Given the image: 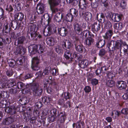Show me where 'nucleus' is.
Returning a JSON list of instances; mask_svg holds the SVG:
<instances>
[{
    "mask_svg": "<svg viewBox=\"0 0 128 128\" xmlns=\"http://www.w3.org/2000/svg\"><path fill=\"white\" fill-rule=\"evenodd\" d=\"M107 46L110 51L114 52L116 50L120 49L121 53V50H123L124 54L128 51V45L126 42H123L122 40H117L115 42L112 40L107 44Z\"/></svg>",
    "mask_w": 128,
    "mask_h": 128,
    "instance_id": "obj_1",
    "label": "nucleus"
},
{
    "mask_svg": "<svg viewBox=\"0 0 128 128\" xmlns=\"http://www.w3.org/2000/svg\"><path fill=\"white\" fill-rule=\"evenodd\" d=\"M36 25L34 24H30L28 27V30L27 31V36H28L29 39H30V35L31 39L35 40H36L38 38H42V36L40 34L35 31Z\"/></svg>",
    "mask_w": 128,
    "mask_h": 128,
    "instance_id": "obj_2",
    "label": "nucleus"
},
{
    "mask_svg": "<svg viewBox=\"0 0 128 128\" xmlns=\"http://www.w3.org/2000/svg\"><path fill=\"white\" fill-rule=\"evenodd\" d=\"M40 16L42 17V20H44L45 21L47 22V24L48 26V29L51 34L56 32V27L54 24L52 23V18L49 16L48 14L47 13L45 14L43 16L41 15Z\"/></svg>",
    "mask_w": 128,
    "mask_h": 128,
    "instance_id": "obj_3",
    "label": "nucleus"
},
{
    "mask_svg": "<svg viewBox=\"0 0 128 128\" xmlns=\"http://www.w3.org/2000/svg\"><path fill=\"white\" fill-rule=\"evenodd\" d=\"M44 46L43 45H31L28 47V51L31 55H33L38 52V53L41 54L44 51Z\"/></svg>",
    "mask_w": 128,
    "mask_h": 128,
    "instance_id": "obj_4",
    "label": "nucleus"
},
{
    "mask_svg": "<svg viewBox=\"0 0 128 128\" xmlns=\"http://www.w3.org/2000/svg\"><path fill=\"white\" fill-rule=\"evenodd\" d=\"M31 88L33 92V95L36 96H39L42 94V90L38 84L37 83H33L31 86Z\"/></svg>",
    "mask_w": 128,
    "mask_h": 128,
    "instance_id": "obj_5",
    "label": "nucleus"
},
{
    "mask_svg": "<svg viewBox=\"0 0 128 128\" xmlns=\"http://www.w3.org/2000/svg\"><path fill=\"white\" fill-rule=\"evenodd\" d=\"M108 16L110 18L112 21L118 22L121 19L122 15L118 14L108 13Z\"/></svg>",
    "mask_w": 128,
    "mask_h": 128,
    "instance_id": "obj_6",
    "label": "nucleus"
},
{
    "mask_svg": "<svg viewBox=\"0 0 128 128\" xmlns=\"http://www.w3.org/2000/svg\"><path fill=\"white\" fill-rule=\"evenodd\" d=\"M40 58H39L38 57H34L32 61L31 68L34 70H38L39 68L38 66Z\"/></svg>",
    "mask_w": 128,
    "mask_h": 128,
    "instance_id": "obj_7",
    "label": "nucleus"
},
{
    "mask_svg": "<svg viewBox=\"0 0 128 128\" xmlns=\"http://www.w3.org/2000/svg\"><path fill=\"white\" fill-rule=\"evenodd\" d=\"M16 108L13 105L6 107L5 109V112L10 114H13L16 113Z\"/></svg>",
    "mask_w": 128,
    "mask_h": 128,
    "instance_id": "obj_8",
    "label": "nucleus"
},
{
    "mask_svg": "<svg viewBox=\"0 0 128 128\" xmlns=\"http://www.w3.org/2000/svg\"><path fill=\"white\" fill-rule=\"evenodd\" d=\"M84 3L82 4H80L79 5V10L80 14V16H82L83 14L82 10H84L87 9L88 8V0H83Z\"/></svg>",
    "mask_w": 128,
    "mask_h": 128,
    "instance_id": "obj_9",
    "label": "nucleus"
},
{
    "mask_svg": "<svg viewBox=\"0 0 128 128\" xmlns=\"http://www.w3.org/2000/svg\"><path fill=\"white\" fill-rule=\"evenodd\" d=\"M113 34L112 30H109L106 32L105 34L103 36V37L105 40L107 42H108V43L109 42L108 41L110 40Z\"/></svg>",
    "mask_w": 128,
    "mask_h": 128,
    "instance_id": "obj_10",
    "label": "nucleus"
},
{
    "mask_svg": "<svg viewBox=\"0 0 128 128\" xmlns=\"http://www.w3.org/2000/svg\"><path fill=\"white\" fill-rule=\"evenodd\" d=\"M113 34L112 30H109L106 32L105 34L103 36V37L105 40L107 42H108V43L109 42L108 41L110 40Z\"/></svg>",
    "mask_w": 128,
    "mask_h": 128,
    "instance_id": "obj_11",
    "label": "nucleus"
},
{
    "mask_svg": "<svg viewBox=\"0 0 128 128\" xmlns=\"http://www.w3.org/2000/svg\"><path fill=\"white\" fill-rule=\"evenodd\" d=\"M7 77L5 75H2L0 76V88H3L5 87L7 88V85L6 83L7 82Z\"/></svg>",
    "mask_w": 128,
    "mask_h": 128,
    "instance_id": "obj_12",
    "label": "nucleus"
},
{
    "mask_svg": "<svg viewBox=\"0 0 128 128\" xmlns=\"http://www.w3.org/2000/svg\"><path fill=\"white\" fill-rule=\"evenodd\" d=\"M116 85L119 89L123 90L125 89L127 86L126 82L122 81H118Z\"/></svg>",
    "mask_w": 128,
    "mask_h": 128,
    "instance_id": "obj_13",
    "label": "nucleus"
},
{
    "mask_svg": "<svg viewBox=\"0 0 128 128\" xmlns=\"http://www.w3.org/2000/svg\"><path fill=\"white\" fill-rule=\"evenodd\" d=\"M74 29L75 32L78 34L82 33V29L81 26L77 23H75L73 24Z\"/></svg>",
    "mask_w": 128,
    "mask_h": 128,
    "instance_id": "obj_14",
    "label": "nucleus"
},
{
    "mask_svg": "<svg viewBox=\"0 0 128 128\" xmlns=\"http://www.w3.org/2000/svg\"><path fill=\"white\" fill-rule=\"evenodd\" d=\"M57 117L58 120H60L61 122H64L66 118V114L64 112H61L60 113L58 112Z\"/></svg>",
    "mask_w": 128,
    "mask_h": 128,
    "instance_id": "obj_15",
    "label": "nucleus"
},
{
    "mask_svg": "<svg viewBox=\"0 0 128 128\" xmlns=\"http://www.w3.org/2000/svg\"><path fill=\"white\" fill-rule=\"evenodd\" d=\"M37 8L38 14H41L44 12L45 5L42 3L38 4L37 5Z\"/></svg>",
    "mask_w": 128,
    "mask_h": 128,
    "instance_id": "obj_16",
    "label": "nucleus"
},
{
    "mask_svg": "<svg viewBox=\"0 0 128 128\" xmlns=\"http://www.w3.org/2000/svg\"><path fill=\"white\" fill-rule=\"evenodd\" d=\"M14 121V118L12 117L6 118L3 120V123L6 125H9L13 123Z\"/></svg>",
    "mask_w": 128,
    "mask_h": 128,
    "instance_id": "obj_17",
    "label": "nucleus"
},
{
    "mask_svg": "<svg viewBox=\"0 0 128 128\" xmlns=\"http://www.w3.org/2000/svg\"><path fill=\"white\" fill-rule=\"evenodd\" d=\"M27 59V57L26 56H23L17 59L16 65H21Z\"/></svg>",
    "mask_w": 128,
    "mask_h": 128,
    "instance_id": "obj_18",
    "label": "nucleus"
},
{
    "mask_svg": "<svg viewBox=\"0 0 128 128\" xmlns=\"http://www.w3.org/2000/svg\"><path fill=\"white\" fill-rule=\"evenodd\" d=\"M62 46L64 49L66 50L67 48L69 49L71 47V42L69 40H66L62 42Z\"/></svg>",
    "mask_w": 128,
    "mask_h": 128,
    "instance_id": "obj_19",
    "label": "nucleus"
},
{
    "mask_svg": "<svg viewBox=\"0 0 128 128\" xmlns=\"http://www.w3.org/2000/svg\"><path fill=\"white\" fill-rule=\"evenodd\" d=\"M26 49L25 48H24L22 46L18 47L16 48V50L15 52L16 55H18V54H24L25 52Z\"/></svg>",
    "mask_w": 128,
    "mask_h": 128,
    "instance_id": "obj_20",
    "label": "nucleus"
},
{
    "mask_svg": "<svg viewBox=\"0 0 128 128\" xmlns=\"http://www.w3.org/2000/svg\"><path fill=\"white\" fill-rule=\"evenodd\" d=\"M58 32L62 36H66L68 33L67 30L64 27H62L59 28Z\"/></svg>",
    "mask_w": 128,
    "mask_h": 128,
    "instance_id": "obj_21",
    "label": "nucleus"
},
{
    "mask_svg": "<svg viewBox=\"0 0 128 128\" xmlns=\"http://www.w3.org/2000/svg\"><path fill=\"white\" fill-rule=\"evenodd\" d=\"M90 27H91L93 31H97L100 29V24L99 23L94 22V24H91Z\"/></svg>",
    "mask_w": 128,
    "mask_h": 128,
    "instance_id": "obj_22",
    "label": "nucleus"
},
{
    "mask_svg": "<svg viewBox=\"0 0 128 128\" xmlns=\"http://www.w3.org/2000/svg\"><path fill=\"white\" fill-rule=\"evenodd\" d=\"M48 3L50 6H57L60 3V0H48Z\"/></svg>",
    "mask_w": 128,
    "mask_h": 128,
    "instance_id": "obj_23",
    "label": "nucleus"
},
{
    "mask_svg": "<svg viewBox=\"0 0 128 128\" xmlns=\"http://www.w3.org/2000/svg\"><path fill=\"white\" fill-rule=\"evenodd\" d=\"M24 15L21 12L16 13L14 15L15 18L18 20L21 21L24 18Z\"/></svg>",
    "mask_w": 128,
    "mask_h": 128,
    "instance_id": "obj_24",
    "label": "nucleus"
},
{
    "mask_svg": "<svg viewBox=\"0 0 128 128\" xmlns=\"http://www.w3.org/2000/svg\"><path fill=\"white\" fill-rule=\"evenodd\" d=\"M76 49L77 51L80 52H83L84 53L86 52V50L81 45H78L77 46H76Z\"/></svg>",
    "mask_w": 128,
    "mask_h": 128,
    "instance_id": "obj_25",
    "label": "nucleus"
},
{
    "mask_svg": "<svg viewBox=\"0 0 128 128\" xmlns=\"http://www.w3.org/2000/svg\"><path fill=\"white\" fill-rule=\"evenodd\" d=\"M8 23L6 22L4 24L3 27V32L6 33H8L10 31V28L8 26Z\"/></svg>",
    "mask_w": 128,
    "mask_h": 128,
    "instance_id": "obj_26",
    "label": "nucleus"
},
{
    "mask_svg": "<svg viewBox=\"0 0 128 128\" xmlns=\"http://www.w3.org/2000/svg\"><path fill=\"white\" fill-rule=\"evenodd\" d=\"M10 26L14 30H16V28H19L20 27V26L18 24V23L17 21H12L10 23Z\"/></svg>",
    "mask_w": 128,
    "mask_h": 128,
    "instance_id": "obj_27",
    "label": "nucleus"
},
{
    "mask_svg": "<svg viewBox=\"0 0 128 128\" xmlns=\"http://www.w3.org/2000/svg\"><path fill=\"white\" fill-rule=\"evenodd\" d=\"M47 44L50 46H52L54 44V40L52 38H50L46 40Z\"/></svg>",
    "mask_w": 128,
    "mask_h": 128,
    "instance_id": "obj_28",
    "label": "nucleus"
},
{
    "mask_svg": "<svg viewBox=\"0 0 128 128\" xmlns=\"http://www.w3.org/2000/svg\"><path fill=\"white\" fill-rule=\"evenodd\" d=\"M114 28L118 30H121L122 28V24L121 22L116 23L114 25Z\"/></svg>",
    "mask_w": 128,
    "mask_h": 128,
    "instance_id": "obj_29",
    "label": "nucleus"
},
{
    "mask_svg": "<svg viewBox=\"0 0 128 128\" xmlns=\"http://www.w3.org/2000/svg\"><path fill=\"white\" fill-rule=\"evenodd\" d=\"M106 42L104 40H100L96 43V46L98 48H101L104 46Z\"/></svg>",
    "mask_w": 128,
    "mask_h": 128,
    "instance_id": "obj_30",
    "label": "nucleus"
},
{
    "mask_svg": "<svg viewBox=\"0 0 128 128\" xmlns=\"http://www.w3.org/2000/svg\"><path fill=\"white\" fill-rule=\"evenodd\" d=\"M69 13L72 15L73 16L76 17L78 15V12L77 10L74 8H72L70 9Z\"/></svg>",
    "mask_w": 128,
    "mask_h": 128,
    "instance_id": "obj_31",
    "label": "nucleus"
},
{
    "mask_svg": "<svg viewBox=\"0 0 128 128\" xmlns=\"http://www.w3.org/2000/svg\"><path fill=\"white\" fill-rule=\"evenodd\" d=\"M106 74V80H112L114 76V75L111 72H108Z\"/></svg>",
    "mask_w": 128,
    "mask_h": 128,
    "instance_id": "obj_32",
    "label": "nucleus"
},
{
    "mask_svg": "<svg viewBox=\"0 0 128 128\" xmlns=\"http://www.w3.org/2000/svg\"><path fill=\"white\" fill-rule=\"evenodd\" d=\"M62 14L60 13H58L56 14L54 17V20L57 22L60 21L62 18Z\"/></svg>",
    "mask_w": 128,
    "mask_h": 128,
    "instance_id": "obj_33",
    "label": "nucleus"
},
{
    "mask_svg": "<svg viewBox=\"0 0 128 128\" xmlns=\"http://www.w3.org/2000/svg\"><path fill=\"white\" fill-rule=\"evenodd\" d=\"M106 84L107 86L110 87H112L115 85L114 81L112 80H108Z\"/></svg>",
    "mask_w": 128,
    "mask_h": 128,
    "instance_id": "obj_34",
    "label": "nucleus"
},
{
    "mask_svg": "<svg viewBox=\"0 0 128 128\" xmlns=\"http://www.w3.org/2000/svg\"><path fill=\"white\" fill-rule=\"evenodd\" d=\"M9 66L12 67H14L15 65H16V62L14 60L12 59H8V60Z\"/></svg>",
    "mask_w": 128,
    "mask_h": 128,
    "instance_id": "obj_35",
    "label": "nucleus"
},
{
    "mask_svg": "<svg viewBox=\"0 0 128 128\" xmlns=\"http://www.w3.org/2000/svg\"><path fill=\"white\" fill-rule=\"evenodd\" d=\"M15 81L13 79H10L8 80L7 82L8 87H11L13 86L15 84Z\"/></svg>",
    "mask_w": 128,
    "mask_h": 128,
    "instance_id": "obj_36",
    "label": "nucleus"
},
{
    "mask_svg": "<svg viewBox=\"0 0 128 128\" xmlns=\"http://www.w3.org/2000/svg\"><path fill=\"white\" fill-rule=\"evenodd\" d=\"M49 30L48 29V27L47 28V27H46L44 28L43 30V33L45 36H49L51 34Z\"/></svg>",
    "mask_w": 128,
    "mask_h": 128,
    "instance_id": "obj_37",
    "label": "nucleus"
},
{
    "mask_svg": "<svg viewBox=\"0 0 128 128\" xmlns=\"http://www.w3.org/2000/svg\"><path fill=\"white\" fill-rule=\"evenodd\" d=\"M97 18L98 20L100 22L103 23L105 21V19L104 14L101 13L100 17H98Z\"/></svg>",
    "mask_w": 128,
    "mask_h": 128,
    "instance_id": "obj_38",
    "label": "nucleus"
},
{
    "mask_svg": "<svg viewBox=\"0 0 128 128\" xmlns=\"http://www.w3.org/2000/svg\"><path fill=\"white\" fill-rule=\"evenodd\" d=\"M25 84L22 82H18L16 84V86L18 89H22L25 87Z\"/></svg>",
    "mask_w": 128,
    "mask_h": 128,
    "instance_id": "obj_39",
    "label": "nucleus"
},
{
    "mask_svg": "<svg viewBox=\"0 0 128 128\" xmlns=\"http://www.w3.org/2000/svg\"><path fill=\"white\" fill-rule=\"evenodd\" d=\"M91 36L90 35L88 32V46H92L94 45V40L92 38L90 37Z\"/></svg>",
    "mask_w": 128,
    "mask_h": 128,
    "instance_id": "obj_40",
    "label": "nucleus"
},
{
    "mask_svg": "<svg viewBox=\"0 0 128 128\" xmlns=\"http://www.w3.org/2000/svg\"><path fill=\"white\" fill-rule=\"evenodd\" d=\"M31 117V115L30 113H24L23 114V118L26 121L28 120Z\"/></svg>",
    "mask_w": 128,
    "mask_h": 128,
    "instance_id": "obj_41",
    "label": "nucleus"
},
{
    "mask_svg": "<svg viewBox=\"0 0 128 128\" xmlns=\"http://www.w3.org/2000/svg\"><path fill=\"white\" fill-rule=\"evenodd\" d=\"M104 26L107 29H110L112 27L111 23L109 20H107L105 23Z\"/></svg>",
    "mask_w": 128,
    "mask_h": 128,
    "instance_id": "obj_42",
    "label": "nucleus"
},
{
    "mask_svg": "<svg viewBox=\"0 0 128 128\" xmlns=\"http://www.w3.org/2000/svg\"><path fill=\"white\" fill-rule=\"evenodd\" d=\"M66 20L68 22H70L72 21L73 16L72 15L69 13L66 14Z\"/></svg>",
    "mask_w": 128,
    "mask_h": 128,
    "instance_id": "obj_43",
    "label": "nucleus"
},
{
    "mask_svg": "<svg viewBox=\"0 0 128 128\" xmlns=\"http://www.w3.org/2000/svg\"><path fill=\"white\" fill-rule=\"evenodd\" d=\"M84 123L82 121L78 122L76 124V128H84Z\"/></svg>",
    "mask_w": 128,
    "mask_h": 128,
    "instance_id": "obj_44",
    "label": "nucleus"
},
{
    "mask_svg": "<svg viewBox=\"0 0 128 128\" xmlns=\"http://www.w3.org/2000/svg\"><path fill=\"white\" fill-rule=\"evenodd\" d=\"M25 39V38L23 36L19 37L17 40L18 44H22Z\"/></svg>",
    "mask_w": 128,
    "mask_h": 128,
    "instance_id": "obj_45",
    "label": "nucleus"
},
{
    "mask_svg": "<svg viewBox=\"0 0 128 128\" xmlns=\"http://www.w3.org/2000/svg\"><path fill=\"white\" fill-rule=\"evenodd\" d=\"M13 74V72L12 69H10L7 70L6 72V74L8 77L12 76Z\"/></svg>",
    "mask_w": 128,
    "mask_h": 128,
    "instance_id": "obj_46",
    "label": "nucleus"
},
{
    "mask_svg": "<svg viewBox=\"0 0 128 128\" xmlns=\"http://www.w3.org/2000/svg\"><path fill=\"white\" fill-rule=\"evenodd\" d=\"M51 68L50 67H48L46 68L44 71L43 73L44 75H48L50 72V70Z\"/></svg>",
    "mask_w": 128,
    "mask_h": 128,
    "instance_id": "obj_47",
    "label": "nucleus"
},
{
    "mask_svg": "<svg viewBox=\"0 0 128 128\" xmlns=\"http://www.w3.org/2000/svg\"><path fill=\"white\" fill-rule=\"evenodd\" d=\"M56 6H50V10H51L52 14L55 13L58 11V9L57 8H54Z\"/></svg>",
    "mask_w": 128,
    "mask_h": 128,
    "instance_id": "obj_48",
    "label": "nucleus"
},
{
    "mask_svg": "<svg viewBox=\"0 0 128 128\" xmlns=\"http://www.w3.org/2000/svg\"><path fill=\"white\" fill-rule=\"evenodd\" d=\"M68 3L71 4L74 6H76V5L78 2L75 0H66Z\"/></svg>",
    "mask_w": 128,
    "mask_h": 128,
    "instance_id": "obj_49",
    "label": "nucleus"
},
{
    "mask_svg": "<svg viewBox=\"0 0 128 128\" xmlns=\"http://www.w3.org/2000/svg\"><path fill=\"white\" fill-rule=\"evenodd\" d=\"M90 81L91 84L93 85H96L98 83V80L96 78H94L91 80Z\"/></svg>",
    "mask_w": 128,
    "mask_h": 128,
    "instance_id": "obj_50",
    "label": "nucleus"
},
{
    "mask_svg": "<svg viewBox=\"0 0 128 128\" xmlns=\"http://www.w3.org/2000/svg\"><path fill=\"white\" fill-rule=\"evenodd\" d=\"M86 61L87 62V60H80L79 62V65L80 66H82L84 65L85 64L86 65V66L88 65V62H85V61Z\"/></svg>",
    "mask_w": 128,
    "mask_h": 128,
    "instance_id": "obj_51",
    "label": "nucleus"
},
{
    "mask_svg": "<svg viewBox=\"0 0 128 128\" xmlns=\"http://www.w3.org/2000/svg\"><path fill=\"white\" fill-rule=\"evenodd\" d=\"M36 116H33L32 118H30V122L32 124H34L35 123L36 120Z\"/></svg>",
    "mask_w": 128,
    "mask_h": 128,
    "instance_id": "obj_52",
    "label": "nucleus"
},
{
    "mask_svg": "<svg viewBox=\"0 0 128 128\" xmlns=\"http://www.w3.org/2000/svg\"><path fill=\"white\" fill-rule=\"evenodd\" d=\"M50 114L52 115L55 116L56 117V110L55 108H52L50 110Z\"/></svg>",
    "mask_w": 128,
    "mask_h": 128,
    "instance_id": "obj_53",
    "label": "nucleus"
},
{
    "mask_svg": "<svg viewBox=\"0 0 128 128\" xmlns=\"http://www.w3.org/2000/svg\"><path fill=\"white\" fill-rule=\"evenodd\" d=\"M17 91V90L14 88H11L10 89L9 92L12 94H14L16 93Z\"/></svg>",
    "mask_w": 128,
    "mask_h": 128,
    "instance_id": "obj_54",
    "label": "nucleus"
},
{
    "mask_svg": "<svg viewBox=\"0 0 128 128\" xmlns=\"http://www.w3.org/2000/svg\"><path fill=\"white\" fill-rule=\"evenodd\" d=\"M106 53V50L104 49H102L100 50L99 54L100 56H102L104 55Z\"/></svg>",
    "mask_w": 128,
    "mask_h": 128,
    "instance_id": "obj_55",
    "label": "nucleus"
},
{
    "mask_svg": "<svg viewBox=\"0 0 128 128\" xmlns=\"http://www.w3.org/2000/svg\"><path fill=\"white\" fill-rule=\"evenodd\" d=\"M56 51L58 54L60 53L62 51L61 48L59 46H56L55 48Z\"/></svg>",
    "mask_w": 128,
    "mask_h": 128,
    "instance_id": "obj_56",
    "label": "nucleus"
},
{
    "mask_svg": "<svg viewBox=\"0 0 128 128\" xmlns=\"http://www.w3.org/2000/svg\"><path fill=\"white\" fill-rule=\"evenodd\" d=\"M36 75L38 77H43L44 76L42 72L41 71H40L36 73Z\"/></svg>",
    "mask_w": 128,
    "mask_h": 128,
    "instance_id": "obj_57",
    "label": "nucleus"
},
{
    "mask_svg": "<svg viewBox=\"0 0 128 128\" xmlns=\"http://www.w3.org/2000/svg\"><path fill=\"white\" fill-rule=\"evenodd\" d=\"M56 119L58 120V118L56 116V117L55 115H53L51 116V117L50 118V120L51 122H52L55 121Z\"/></svg>",
    "mask_w": 128,
    "mask_h": 128,
    "instance_id": "obj_58",
    "label": "nucleus"
},
{
    "mask_svg": "<svg viewBox=\"0 0 128 128\" xmlns=\"http://www.w3.org/2000/svg\"><path fill=\"white\" fill-rule=\"evenodd\" d=\"M42 103L40 102H38L35 103V106L38 108H40L42 107Z\"/></svg>",
    "mask_w": 128,
    "mask_h": 128,
    "instance_id": "obj_59",
    "label": "nucleus"
},
{
    "mask_svg": "<svg viewBox=\"0 0 128 128\" xmlns=\"http://www.w3.org/2000/svg\"><path fill=\"white\" fill-rule=\"evenodd\" d=\"M0 94H1V95L2 96L1 97H3L4 98H5L6 97L7 93L4 91H2L1 92V93Z\"/></svg>",
    "mask_w": 128,
    "mask_h": 128,
    "instance_id": "obj_60",
    "label": "nucleus"
},
{
    "mask_svg": "<svg viewBox=\"0 0 128 128\" xmlns=\"http://www.w3.org/2000/svg\"><path fill=\"white\" fill-rule=\"evenodd\" d=\"M4 14V10L2 8H0V20L3 16Z\"/></svg>",
    "mask_w": 128,
    "mask_h": 128,
    "instance_id": "obj_61",
    "label": "nucleus"
},
{
    "mask_svg": "<svg viewBox=\"0 0 128 128\" xmlns=\"http://www.w3.org/2000/svg\"><path fill=\"white\" fill-rule=\"evenodd\" d=\"M121 112L124 114H128V108L123 109L121 110Z\"/></svg>",
    "mask_w": 128,
    "mask_h": 128,
    "instance_id": "obj_62",
    "label": "nucleus"
},
{
    "mask_svg": "<svg viewBox=\"0 0 128 128\" xmlns=\"http://www.w3.org/2000/svg\"><path fill=\"white\" fill-rule=\"evenodd\" d=\"M64 98L66 99V100L67 99H70V97L69 93L68 92L65 93Z\"/></svg>",
    "mask_w": 128,
    "mask_h": 128,
    "instance_id": "obj_63",
    "label": "nucleus"
},
{
    "mask_svg": "<svg viewBox=\"0 0 128 128\" xmlns=\"http://www.w3.org/2000/svg\"><path fill=\"white\" fill-rule=\"evenodd\" d=\"M50 72L53 76L56 75L57 73L56 70L54 68H53L51 70Z\"/></svg>",
    "mask_w": 128,
    "mask_h": 128,
    "instance_id": "obj_64",
    "label": "nucleus"
}]
</instances>
